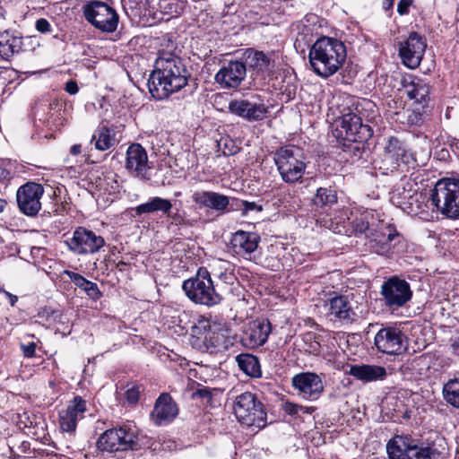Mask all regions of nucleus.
Here are the masks:
<instances>
[{
	"label": "nucleus",
	"mask_w": 459,
	"mask_h": 459,
	"mask_svg": "<svg viewBox=\"0 0 459 459\" xmlns=\"http://www.w3.org/2000/svg\"><path fill=\"white\" fill-rule=\"evenodd\" d=\"M346 57L345 45L341 40L329 37H322L316 40L308 53L312 70L323 78L337 73Z\"/></svg>",
	"instance_id": "nucleus-2"
},
{
	"label": "nucleus",
	"mask_w": 459,
	"mask_h": 459,
	"mask_svg": "<svg viewBox=\"0 0 459 459\" xmlns=\"http://www.w3.org/2000/svg\"><path fill=\"white\" fill-rule=\"evenodd\" d=\"M91 143L99 151L108 150L116 143L115 134L107 126L98 127L92 134Z\"/></svg>",
	"instance_id": "nucleus-35"
},
{
	"label": "nucleus",
	"mask_w": 459,
	"mask_h": 459,
	"mask_svg": "<svg viewBox=\"0 0 459 459\" xmlns=\"http://www.w3.org/2000/svg\"><path fill=\"white\" fill-rule=\"evenodd\" d=\"M68 248L77 255L94 254L105 246V239L83 227L77 228L66 240Z\"/></svg>",
	"instance_id": "nucleus-11"
},
{
	"label": "nucleus",
	"mask_w": 459,
	"mask_h": 459,
	"mask_svg": "<svg viewBox=\"0 0 459 459\" xmlns=\"http://www.w3.org/2000/svg\"><path fill=\"white\" fill-rule=\"evenodd\" d=\"M35 27L36 30L41 33H47L51 31V25L49 22L44 18L37 20Z\"/></svg>",
	"instance_id": "nucleus-47"
},
{
	"label": "nucleus",
	"mask_w": 459,
	"mask_h": 459,
	"mask_svg": "<svg viewBox=\"0 0 459 459\" xmlns=\"http://www.w3.org/2000/svg\"><path fill=\"white\" fill-rule=\"evenodd\" d=\"M85 19L96 29L104 32H113L118 24L117 12L102 2H91L83 6Z\"/></svg>",
	"instance_id": "nucleus-9"
},
{
	"label": "nucleus",
	"mask_w": 459,
	"mask_h": 459,
	"mask_svg": "<svg viewBox=\"0 0 459 459\" xmlns=\"http://www.w3.org/2000/svg\"><path fill=\"white\" fill-rule=\"evenodd\" d=\"M44 188L40 184L29 182L22 186L16 194L20 211L28 216H35L41 209L40 199Z\"/></svg>",
	"instance_id": "nucleus-12"
},
{
	"label": "nucleus",
	"mask_w": 459,
	"mask_h": 459,
	"mask_svg": "<svg viewBox=\"0 0 459 459\" xmlns=\"http://www.w3.org/2000/svg\"><path fill=\"white\" fill-rule=\"evenodd\" d=\"M273 160L281 178L285 183H296L302 178L307 165L304 154L299 147L295 145L281 147L274 153Z\"/></svg>",
	"instance_id": "nucleus-5"
},
{
	"label": "nucleus",
	"mask_w": 459,
	"mask_h": 459,
	"mask_svg": "<svg viewBox=\"0 0 459 459\" xmlns=\"http://www.w3.org/2000/svg\"><path fill=\"white\" fill-rule=\"evenodd\" d=\"M374 344L382 353L398 355L407 350V338L400 328L387 325L376 333Z\"/></svg>",
	"instance_id": "nucleus-10"
},
{
	"label": "nucleus",
	"mask_w": 459,
	"mask_h": 459,
	"mask_svg": "<svg viewBox=\"0 0 459 459\" xmlns=\"http://www.w3.org/2000/svg\"><path fill=\"white\" fill-rule=\"evenodd\" d=\"M193 202L200 208H210L214 211H224L229 204V197L212 191H195L192 195Z\"/></svg>",
	"instance_id": "nucleus-25"
},
{
	"label": "nucleus",
	"mask_w": 459,
	"mask_h": 459,
	"mask_svg": "<svg viewBox=\"0 0 459 459\" xmlns=\"http://www.w3.org/2000/svg\"><path fill=\"white\" fill-rule=\"evenodd\" d=\"M172 206L173 205L170 200L154 196L150 198L146 203L137 205L134 208V212L137 215L157 212L169 214L172 209Z\"/></svg>",
	"instance_id": "nucleus-29"
},
{
	"label": "nucleus",
	"mask_w": 459,
	"mask_h": 459,
	"mask_svg": "<svg viewBox=\"0 0 459 459\" xmlns=\"http://www.w3.org/2000/svg\"><path fill=\"white\" fill-rule=\"evenodd\" d=\"M337 197L334 190L325 187L317 189L316 195L314 198V203L316 205H329L336 203Z\"/></svg>",
	"instance_id": "nucleus-42"
},
{
	"label": "nucleus",
	"mask_w": 459,
	"mask_h": 459,
	"mask_svg": "<svg viewBox=\"0 0 459 459\" xmlns=\"http://www.w3.org/2000/svg\"><path fill=\"white\" fill-rule=\"evenodd\" d=\"M236 361L239 369L247 376L253 378L262 377L261 365L257 357L248 353H242L236 357Z\"/></svg>",
	"instance_id": "nucleus-31"
},
{
	"label": "nucleus",
	"mask_w": 459,
	"mask_h": 459,
	"mask_svg": "<svg viewBox=\"0 0 459 459\" xmlns=\"http://www.w3.org/2000/svg\"><path fill=\"white\" fill-rule=\"evenodd\" d=\"M126 169L134 176L147 179L150 169L148 155L145 149L139 143L131 144L126 151Z\"/></svg>",
	"instance_id": "nucleus-19"
},
{
	"label": "nucleus",
	"mask_w": 459,
	"mask_h": 459,
	"mask_svg": "<svg viewBox=\"0 0 459 459\" xmlns=\"http://www.w3.org/2000/svg\"><path fill=\"white\" fill-rule=\"evenodd\" d=\"M188 75L180 57L171 52L160 51L155 69L148 80L149 91L155 100H164L184 88Z\"/></svg>",
	"instance_id": "nucleus-1"
},
{
	"label": "nucleus",
	"mask_w": 459,
	"mask_h": 459,
	"mask_svg": "<svg viewBox=\"0 0 459 459\" xmlns=\"http://www.w3.org/2000/svg\"><path fill=\"white\" fill-rule=\"evenodd\" d=\"M429 199L443 215L449 219H459V179L438 180L431 190Z\"/></svg>",
	"instance_id": "nucleus-4"
},
{
	"label": "nucleus",
	"mask_w": 459,
	"mask_h": 459,
	"mask_svg": "<svg viewBox=\"0 0 459 459\" xmlns=\"http://www.w3.org/2000/svg\"><path fill=\"white\" fill-rule=\"evenodd\" d=\"M64 273L70 278L76 287L83 290L89 298L97 300L102 296L101 291L95 282L88 281L82 275L72 271L65 270Z\"/></svg>",
	"instance_id": "nucleus-32"
},
{
	"label": "nucleus",
	"mask_w": 459,
	"mask_h": 459,
	"mask_svg": "<svg viewBox=\"0 0 459 459\" xmlns=\"http://www.w3.org/2000/svg\"><path fill=\"white\" fill-rule=\"evenodd\" d=\"M262 211V207L257 205L255 202L243 201L242 202V211L243 213L246 214L249 211Z\"/></svg>",
	"instance_id": "nucleus-50"
},
{
	"label": "nucleus",
	"mask_w": 459,
	"mask_h": 459,
	"mask_svg": "<svg viewBox=\"0 0 459 459\" xmlns=\"http://www.w3.org/2000/svg\"><path fill=\"white\" fill-rule=\"evenodd\" d=\"M336 137L348 142H365L372 136V130L363 125L360 117L352 111L342 114L335 121Z\"/></svg>",
	"instance_id": "nucleus-7"
},
{
	"label": "nucleus",
	"mask_w": 459,
	"mask_h": 459,
	"mask_svg": "<svg viewBox=\"0 0 459 459\" xmlns=\"http://www.w3.org/2000/svg\"><path fill=\"white\" fill-rule=\"evenodd\" d=\"M87 411L86 402L81 396H75L65 410L59 412V424L63 431L73 432L77 421L84 417Z\"/></svg>",
	"instance_id": "nucleus-22"
},
{
	"label": "nucleus",
	"mask_w": 459,
	"mask_h": 459,
	"mask_svg": "<svg viewBox=\"0 0 459 459\" xmlns=\"http://www.w3.org/2000/svg\"><path fill=\"white\" fill-rule=\"evenodd\" d=\"M182 289L191 301L208 307L218 305L222 299L215 290L209 272L203 267L198 269L194 277L183 281Z\"/></svg>",
	"instance_id": "nucleus-3"
},
{
	"label": "nucleus",
	"mask_w": 459,
	"mask_h": 459,
	"mask_svg": "<svg viewBox=\"0 0 459 459\" xmlns=\"http://www.w3.org/2000/svg\"><path fill=\"white\" fill-rule=\"evenodd\" d=\"M412 4V0H400L397 4V13L400 15H405L409 13V7Z\"/></svg>",
	"instance_id": "nucleus-48"
},
{
	"label": "nucleus",
	"mask_w": 459,
	"mask_h": 459,
	"mask_svg": "<svg viewBox=\"0 0 459 459\" xmlns=\"http://www.w3.org/2000/svg\"><path fill=\"white\" fill-rule=\"evenodd\" d=\"M6 203L4 200L0 199V212H2L5 206Z\"/></svg>",
	"instance_id": "nucleus-57"
},
{
	"label": "nucleus",
	"mask_w": 459,
	"mask_h": 459,
	"mask_svg": "<svg viewBox=\"0 0 459 459\" xmlns=\"http://www.w3.org/2000/svg\"><path fill=\"white\" fill-rule=\"evenodd\" d=\"M380 293L385 305L392 311L404 307L412 298L410 283L398 276L385 281Z\"/></svg>",
	"instance_id": "nucleus-8"
},
{
	"label": "nucleus",
	"mask_w": 459,
	"mask_h": 459,
	"mask_svg": "<svg viewBox=\"0 0 459 459\" xmlns=\"http://www.w3.org/2000/svg\"><path fill=\"white\" fill-rule=\"evenodd\" d=\"M178 413L177 403L169 394L163 393L156 400L151 417L156 425L160 426L171 422Z\"/></svg>",
	"instance_id": "nucleus-23"
},
{
	"label": "nucleus",
	"mask_w": 459,
	"mask_h": 459,
	"mask_svg": "<svg viewBox=\"0 0 459 459\" xmlns=\"http://www.w3.org/2000/svg\"><path fill=\"white\" fill-rule=\"evenodd\" d=\"M426 48L425 39L417 32H411L408 38L401 43L399 56L404 65L414 69L420 65Z\"/></svg>",
	"instance_id": "nucleus-13"
},
{
	"label": "nucleus",
	"mask_w": 459,
	"mask_h": 459,
	"mask_svg": "<svg viewBox=\"0 0 459 459\" xmlns=\"http://www.w3.org/2000/svg\"><path fill=\"white\" fill-rule=\"evenodd\" d=\"M272 331L271 323L267 319L258 318L249 322L243 331L241 342L249 349L264 345Z\"/></svg>",
	"instance_id": "nucleus-18"
},
{
	"label": "nucleus",
	"mask_w": 459,
	"mask_h": 459,
	"mask_svg": "<svg viewBox=\"0 0 459 459\" xmlns=\"http://www.w3.org/2000/svg\"><path fill=\"white\" fill-rule=\"evenodd\" d=\"M230 113L248 121H261L267 117L269 108L264 103L248 99H236L229 103Z\"/></svg>",
	"instance_id": "nucleus-14"
},
{
	"label": "nucleus",
	"mask_w": 459,
	"mask_h": 459,
	"mask_svg": "<svg viewBox=\"0 0 459 459\" xmlns=\"http://www.w3.org/2000/svg\"><path fill=\"white\" fill-rule=\"evenodd\" d=\"M292 385L299 394L309 401L317 400L324 392L322 378L313 372H302L292 377Z\"/></svg>",
	"instance_id": "nucleus-16"
},
{
	"label": "nucleus",
	"mask_w": 459,
	"mask_h": 459,
	"mask_svg": "<svg viewBox=\"0 0 459 459\" xmlns=\"http://www.w3.org/2000/svg\"><path fill=\"white\" fill-rule=\"evenodd\" d=\"M140 394H141L140 386L132 385L131 387L127 388V390L126 391L125 399L129 404L135 405L140 399Z\"/></svg>",
	"instance_id": "nucleus-44"
},
{
	"label": "nucleus",
	"mask_w": 459,
	"mask_h": 459,
	"mask_svg": "<svg viewBox=\"0 0 459 459\" xmlns=\"http://www.w3.org/2000/svg\"><path fill=\"white\" fill-rule=\"evenodd\" d=\"M327 317L333 322L351 324L356 318V312L348 296L335 295L325 303Z\"/></svg>",
	"instance_id": "nucleus-15"
},
{
	"label": "nucleus",
	"mask_w": 459,
	"mask_h": 459,
	"mask_svg": "<svg viewBox=\"0 0 459 459\" xmlns=\"http://www.w3.org/2000/svg\"><path fill=\"white\" fill-rule=\"evenodd\" d=\"M249 65L257 73L263 75H270L274 69V62L271 56L262 51H255L248 55Z\"/></svg>",
	"instance_id": "nucleus-34"
},
{
	"label": "nucleus",
	"mask_w": 459,
	"mask_h": 459,
	"mask_svg": "<svg viewBox=\"0 0 459 459\" xmlns=\"http://www.w3.org/2000/svg\"><path fill=\"white\" fill-rule=\"evenodd\" d=\"M234 413L241 423L262 429L266 425V412L260 401L249 392L237 396L234 403Z\"/></svg>",
	"instance_id": "nucleus-6"
},
{
	"label": "nucleus",
	"mask_w": 459,
	"mask_h": 459,
	"mask_svg": "<svg viewBox=\"0 0 459 459\" xmlns=\"http://www.w3.org/2000/svg\"><path fill=\"white\" fill-rule=\"evenodd\" d=\"M404 91L408 98L422 108L429 101V85L424 80L414 77L404 83Z\"/></svg>",
	"instance_id": "nucleus-26"
},
{
	"label": "nucleus",
	"mask_w": 459,
	"mask_h": 459,
	"mask_svg": "<svg viewBox=\"0 0 459 459\" xmlns=\"http://www.w3.org/2000/svg\"><path fill=\"white\" fill-rule=\"evenodd\" d=\"M349 374L364 383L384 380L387 375L385 368L368 364L351 366Z\"/></svg>",
	"instance_id": "nucleus-27"
},
{
	"label": "nucleus",
	"mask_w": 459,
	"mask_h": 459,
	"mask_svg": "<svg viewBox=\"0 0 459 459\" xmlns=\"http://www.w3.org/2000/svg\"><path fill=\"white\" fill-rule=\"evenodd\" d=\"M17 300V296L4 290H0V304L4 302H8L11 306H14Z\"/></svg>",
	"instance_id": "nucleus-46"
},
{
	"label": "nucleus",
	"mask_w": 459,
	"mask_h": 459,
	"mask_svg": "<svg viewBox=\"0 0 459 459\" xmlns=\"http://www.w3.org/2000/svg\"><path fill=\"white\" fill-rule=\"evenodd\" d=\"M400 145V142L397 139H390L385 147V151L387 153L392 154V157L395 160H398L399 158L404 159L406 157V153Z\"/></svg>",
	"instance_id": "nucleus-43"
},
{
	"label": "nucleus",
	"mask_w": 459,
	"mask_h": 459,
	"mask_svg": "<svg viewBox=\"0 0 459 459\" xmlns=\"http://www.w3.org/2000/svg\"><path fill=\"white\" fill-rule=\"evenodd\" d=\"M371 248L381 255H387L391 251V243L398 236L396 230L387 223H378L369 235Z\"/></svg>",
	"instance_id": "nucleus-21"
},
{
	"label": "nucleus",
	"mask_w": 459,
	"mask_h": 459,
	"mask_svg": "<svg viewBox=\"0 0 459 459\" xmlns=\"http://www.w3.org/2000/svg\"><path fill=\"white\" fill-rule=\"evenodd\" d=\"M10 178V172L0 166V182H4Z\"/></svg>",
	"instance_id": "nucleus-53"
},
{
	"label": "nucleus",
	"mask_w": 459,
	"mask_h": 459,
	"mask_svg": "<svg viewBox=\"0 0 459 459\" xmlns=\"http://www.w3.org/2000/svg\"><path fill=\"white\" fill-rule=\"evenodd\" d=\"M412 440L404 436H395L386 446L388 455L391 459H407L409 448Z\"/></svg>",
	"instance_id": "nucleus-30"
},
{
	"label": "nucleus",
	"mask_w": 459,
	"mask_h": 459,
	"mask_svg": "<svg viewBox=\"0 0 459 459\" xmlns=\"http://www.w3.org/2000/svg\"><path fill=\"white\" fill-rule=\"evenodd\" d=\"M260 237L257 233L238 230L231 238L230 243L233 251L246 259H251V255L258 247Z\"/></svg>",
	"instance_id": "nucleus-24"
},
{
	"label": "nucleus",
	"mask_w": 459,
	"mask_h": 459,
	"mask_svg": "<svg viewBox=\"0 0 459 459\" xmlns=\"http://www.w3.org/2000/svg\"><path fill=\"white\" fill-rule=\"evenodd\" d=\"M354 231L358 233L368 232L369 235L374 230V214L372 211L363 210L352 220L351 222Z\"/></svg>",
	"instance_id": "nucleus-38"
},
{
	"label": "nucleus",
	"mask_w": 459,
	"mask_h": 459,
	"mask_svg": "<svg viewBox=\"0 0 459 459\" xmlns=\"http://www.w3.org/2000/svg\"><path fill=\"white\" fill-rule=\"evenodd\" d=\"M247 74L244 63L230 61L215 74V81L222 89H233L240 85Z\"/></svg>",
	"instance_id": "nucleus-20"
},
{
	"label": "nucleus",
	"mask_w": 459,
	"mask_h": 459,
	"mask_svg": "<svg viewBox=\"0 0 459 459\" xmlns=\"http://www.w3.org/2000/svg\"><path fill=\"white\" fill-rule=\"evenodd\" d=\"M65 91L70 94H75L78 92L79 88L76 82L70 80L65 83Z\"/></svg>",
	"instance_id": "nucleus-52"
},
{
	"label": "nucleus",
	"mask_w": 459,
	"mask_h": 459,
	"mask_svg": "<svg viewBox=\"0 0 459 459\" xmlns=\"http://www.w3.org/2000/svg\"><path fill=\"white\" fill-rule=\"evenodd\" d=\"M193 396L200 397V398H204V399H210L211 398V391L206 387L200 388L194 393Z\"/></svg>",
	"instance_id": "nucleus-51"
},
{
	"label": "nucleus",
	"mask_w": 459,
	"mask_h": 459,
	"mask_svg": "<svg viewBox=\"0 0 459 459\" xmlns=\"http://www.w3.org/2000/svg\"><path fill=\"white\" fill-rule=\"evenodd\" d=\"M22 48V38L8 33L0 36V56L3 59H9L14 54H18Z\"/></svg>",
	"instance_id": "nucleus-33"
},
{
	"label": "nucleus",
	"mask_w": 459,
	"mask_h": 459,
	"mask_svg": "<svg viewBox=\"0 0 459 459\" xmlns=\"http://www.w3.org/2000/svg\"><path fill=\"white\" fill-rule=\"evenodd\" d=\"M117 429L122 432V435H118L119 451L137 449L138 433L136 429L129 425H123Z\"/></svg>",
	"instance_id": "nucleus-36"
},
{
	"label": "nucleus",
	"mask_w": 459,
	"mask_h": 459,
	"mask_svg": "<svg viewBox=\"0 0 459 459\" xmlns=\"http://www.w3.org/2000/svg\"><path fill=\"white\" fill-rule=\"evenodd\" d=\"M82 152V145L81 144H74L71 148H70V153L72 155H78L80 154Z\"/></svg>",
	"instance_id": "nucleus-54"
},
{
	"label": "nucleus",
	"mask_w": 459,
	"mask_h": 459,
	"mask_svg": "<svg viewBox=\"0 0 459 459\" xmlns=\"http://www.w3.org/2000/svg\"><path fill=\"white\" fill-rule=\"evenodd\" d=\"M416 186V184L407 182L402 190L398 188L392 196L393 202L397 206L413 214L423 211L424 204L422 193L419 192L417 188H413Z\"/></svg>",
	"instance_id": "nucleus-17"
},
{
	"label": "nucleus",
	"mask_w": 459,
	"mask_h": 459,
	"mask_svg": "<svg viewBox=\"0 0 459 459\" xmlns=\"http://www.w3.org/2000/svg\"><path fill=\"white\" fill-rule=\"evenodd\" d=\"M126 263L123 262V261H119L117 264V267L119 269V270H124V268L126 266Z\"/></svg>",
	"instance_id": "nucleus-56"
},
{
	"label": "nucleus",
	"mask_w": 459,
	"mask_h": 459,
	"mask_svg": "<svg viewBox=\"0 0 459 459\" xmlns=\"http://www.w3.org/2000/svg\"><path fill=\"white\" fill-rule=\"evenodd\" d=\"M216 275L221 281L227 285H233L237 281L234 267L227 261L219 260L215 264Z\"/></svg>",
	"instance_id": "nucleus-41"
},
{
	"label": "nucleus",
	"mask_w": 459,
	"mask_h": 459,
	"mask_svg": "<svg viewBox=\"0 0 459 459\" xmlns=\"http://www.w3.org/2000/svg\"><path fill=\"white\" fill-rule=\"evenodd\" d=\"M394 0H384L383 2V7L385 10H388L393 7Z\"/></svg>",
	"instance_id": "nucleus-55"
},
{
	"label": "nucleus",
	"mask_w": 459,
	"mask_h": 459,
	"mask_svg": "<svg viewBox=\"0 0 459 459\" xmlns=\"http://www.w3.org/2000/svg\"><path fill=\"white\" fill-rule=\"evenodd\" d=\"M195 328L204 331V342L207 349H211L212 352L226 348L224 333L221 331H212L209 320L204 318L199 320L198 325Z\"/></svg>",
	"instance_id": "nucleus-28"
},
{
	"label": "nucleus",
	"mask_w": 459,
	"mask_h": 459,
	"mask_svg": "<svg viewBox=\"0 0 459 459\" xmlns=\"http://www.w3.org/2000/svg\"><path fill=\"white\" fill-rule=\"evenodd\" d=\"M437 451L429 446H419L413 440L407 454V459H437Z\"/></svg>",
	"instance_id": "nucleus-40"
},
{
	"label": "nucleus",
	"mask_w": 459,
	"mask_h": 459,
	"mask_svg": "<svg viewBox=\"0 0 459 459\" xmlns=\"http://www.w3.org/2000/svg\"><path fill=\"white\" fill-rule=\"evenodd\" d=\"M21 347L25 357L32 358L35 355L37 347L35 342H30L26 345L22 344Z\"/></svg>",
	"instance_id": "nucleus-49"
},
{
	"label": "nucleus",
	"mask_w": 459,
	"mask_h": 459,
	"mask_svg": "<svg viewBox=\"0 0 459 459\" xmlns=\"http://www.w3.org/2000/svg\"><path fill=\"white\" fill-rule=\"evenodd\" d=\"M218 145L225 156L234 155L238 151V148L230 139H221Z\"/></svg>",
	"instance_id": "nucleus-45"
},
{
	"label": "nucleus",
	"mask_w": 459,
	"mask_h": 459,
	"mask_svg": "<svg viewBox=\"0 0 459 459\" xmlns=\"http://www.w3.org/2000/svg\"><path fill=\"white\" fill-rule=\"evenodd\" d=\"M118 435H122V432L117 428L106 430L98 438L97 447L106 452L119 451Z\"/></svg>",
	"instance_id": "nucleus-37"
},
{
	"label": "nucleus",
	"mask_w": 459,
	"mask_h": 459,
	"mask_svg": "<svg viewBox=\"0 0 459 459\" xmlns=\"http://www.w3.org/2000/svg\"><path fill=\"white\" fill-rule=\"evenodd\" d=\"M444 400L454 408L459 409V377L449 379L442 388Z\"/></svg>",
	"instance_id": "nucleus-39"
}]
</instances>
